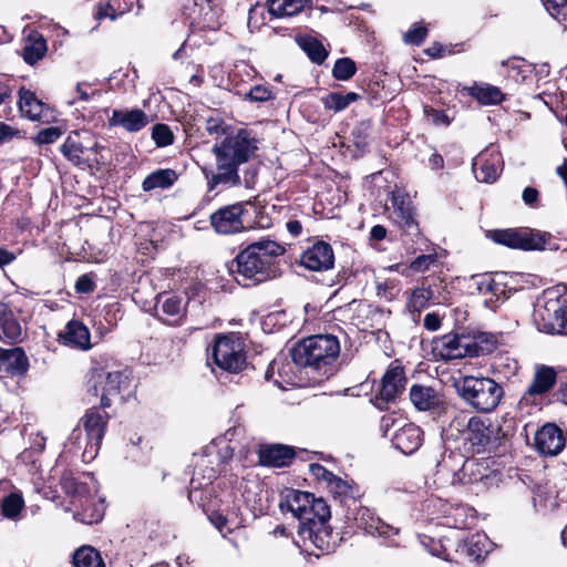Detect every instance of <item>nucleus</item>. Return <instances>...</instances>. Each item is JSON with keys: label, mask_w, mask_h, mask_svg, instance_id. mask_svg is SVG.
<instances>
[{"label": "nucleus", "mask_w": 567, "mask_h": 567, "mask_svg": "<svg viewBox=\"0 0 567 567\" xmlns=\"http://www.w3.org/2000/svg\"><path fill=\"white\" fill-rule=\"evenodd\" d=\"M259 141L248 130H239L214 146L217 167L221 173L213 177H239L238 167L249 162L259 148Z\"/></svg>", "instance_id": "nucleus-5"}, {"label": "nucleus", "mask_w": 567, "mask_h": 567, "mask_svg": "<svg viewBox=\"0 0 567 567\" xmlns=\"http://www.w3.org/2000/svg\"><path fill=\"white\" fill-rule=\"evenodd\" d=\"M409 399L417 411H439L444 405V394L431 385L415 383L410 388Z\"/></svg>", "instance_id": "nucleus-25"}, {"label": "nucleus", "mask_w": 567, "mask_h": 567, "mask_svg": "<svg viewBox=\"0 0 567 567\" xmlns=\"http://www.w3.org/2000/svg\"><path fill=\"white\" fill-rule=\"evenodd\" d=\"M437 262V254L435 250L431 254H422L414 258L410 264L409 268L413 272H424L430 269L431 266Z\"/></svg>", "instance_id": "nucleus-56"}, {"label": "nucleus", "mask_w": 567, "mask_h": 567, "mask_svg": "<svg viewBox=\"0 0 567 567\" xmlns=\"http://www.w3.org/2000/svg\"><path fill=\"white\" fill-rule=\"evenodd\" d=\"M280 509L291 512L299 520V525L309 522L316 516L331 518L330 506L322 497H316L315 494L299 489H286L284 499L280 502Z\"/></svg>", "instance_id": "nucleus-10"}, {"label": "nucleus", "mask_w": 567, "mask_h": 567, "mask_svg": "<svg viewBox=\"0 0 567 567\" xmlns=\"http://www.w3.org/2000/svg\"><path fill=\"white\" fill-rule=\"evenodd\" d=\"M210 359L219 369L229 373H239L248 368L240 338L234 332L216 336Z\"/></svg>", "instance_id": "nucleus-12"}, {"label": "nucleus", "mask_w": 567, "mask_h": 567, "mask_svg": "<svg viewBox=\"0 0 567 567\" xmlns=\"http://www.w3.org/2000/svg\"><path fill=\"white\" fill-rule=\"evenodd\" d=\"M62 135V131L56 126L45 127L39 131L34 141L40 145L52 144Z\"/></svg>", "instance_id": "nucleus-61"}, {"label": "nucleus", "mask_w": 567, "mask_h": 567, "mask_svg": "<svg viewBox=\"0 0 567 567\" xmlns=\"http://www.w3.org/2000/svg\"><path fill=\"white\" fill-rule=\"evenodd\" d=\"M267 203L268 198L264 189L262 193L254 197V200H250V204H247V207L250 206L252 208V213H250L251 228H265L269 226L270 218L261 210Z\"/></svg>", "instance_id": "nucleus-45"}, {"label": "nucleus", "mask_w": 567, "mask_h": 567, "mask_svg": "<svg viewBox=\"0 0 567 567\" xmlns=\"http://www.w3.org/2000/svg\"><path fill=\"white\" fill-rule=\"evenodd\" d=\"M96 274L91 271L81 275L74 285L75 292L79 295H90L96 289Z\"/></svg>", "instance_id": "nucleus-55"}, {"label": "nucleus", "mask_w": 567, "mask_h": 567, "mask_svg": "<svg viewBox=\"0 0 567 567\" xmlns=\"http://www.w3.org/2000/svg\"><path fill=\"white\" fill-rule=\"evenodd\" d=\"M477 166H480L483 177H499L503 171V162L498 154H491L488 158L481 154L473 164L474 171Z\"/></svg>", "instance_id": "nucleus-48"}, {"label": "nucleus", "mask_w": 567, "mask_h": 567, "mask_svg": "<svg viewBox=\"0 0 567 567\" xmlns=\"http://www.w3.org/2000/svg\"><path fill=\"white\" fill-rule=\"evenodd\" d=\"M327 488L334 498H339L341 502L346 499L358 501L362 496L360 486L353 480L346 481L336 474L328 481Z\"/></svg>", "instance_id": "nucleus-34"}, {"label": "nucleus", "mask_w": 567, "mask_h": 567, "mask_svg": "<svg viewBox=\"0 0 567 567\" xmlns=\"http://www.w3.org/2000/svg\"><path fill=\"white\" fill-rule=\"evenodd\" d=\"M564 296L550 298L545 296L544 303H538L534 310L533 318L538 331L548 334L565 336L564 315H563Z\"/></svg>", "instance_id": "nucleus-15"}, {"label": "nucleus", "mask_w": 567, "mask_h": 567, "mask_svg": "<svg viewBox=\"0 0 567 567\" xmlns=\"http://www.w3.org/2000/svg\"><path fill=\"white\" fill-rule=\"evenodd\" d=\"M465 444L473 454L496 453L506 437L502 427L489 420L471 416L463 431Z\"/></svg>", "instance_id": "nucleus-9"}, {"label": "nucleus", "mask_w": 567, "mask_h": 567, "mask_svg": "<svg viewBox=\"0 0 567 567\" xmlns=\"http://www.w3.org/2000/svg\"><path fill=\"white\" fill-rule=\"evenodd\" d=\"M298 264L310 271H328L334 267L333 248L327 241L317 240L301 252Z\"/></svg>", "instance_id": "nucleus-17"}, {"label": "nucleus", "mask_w": 567, "mask_h": 567, "mask_svg": "<svg viewBox=\"0 0 567 567\" xmlns=\"http://www.w3.org/2000/svg\"><path fill=\"white\" fill-rule=\"evenodd\" d=\"M152 138L157 147H166L174 142L171 127L164 123H157L152 127Z\"/></svg>", "instance_id": "nucleus-53"}, {"label": "nucleus", "mask_w": 567, "mask_h": 567, "mask_svg": "<svg viewBox=\"0 0 567 567\" xmlns=\"http://www.w3.org/2000/svg\"><path fill=\"white\" fill-rule=\"evenodd\" d=\"M329 519L316 516L298 527L302 547L316 557L334 551L342 540L339 533H334L328 525Z\"/></svg>", "instance_id": "nucleus-8"}, {"label": "nucleus", "mask_w": 567, "mask_h": 567, "mask_svg": "<svg viewBox=\"0 0 567 567\" xmlns=\"http://www.w3.org/2000/svg\"><path fill=\"white\" fill-rule=\"evenodd\" d=\"M23 340L24 333L18 313L9 302H0V341L16 346Z\"/></svg>", "instance_id": "nucleus-24"}, {"label": "nucleus", "mask_w": 567, "mask_h": 567, "mask_svg": "<svg viewBox=\"0 0 567 567\" xmlns=\"http://www.w3.org/2000/svg\"><path fill=\"white\" fill-rule=\"evenodd\" d=\"M152 118L141 109L113 110L107 120L110 127H122L128 133H136L146 127Z\"/></svg>", "instance_id": "nucleus-26"}, {"label": "nucleus", "mask_w": 567, "mask_h": 567, "mask_svg": "<svg viewBox=\"0 0 567 567\" xmlns=\"http://www.w3.org/2000/svg\"><path fill=\"white\" fill-rule=\"evenodd\" d=\"M47 50V41L42 35L29 37L23 47V60L25 63L33 65L44 56Z\"/></svg>", "instance_id": "nucleus-40"}, {"label": "nucleus", "mask_w": 567, "mask_h": 567, "mask_svg": "<svg viewBox=\"0 0 567 567\" xmlns=\"http://www.w3.org/2000/svg\"><path fill=\"white\" fill-rule=\"evenodd\" d=\"M360 95L354 92L342 94L341 92H331L321 97V102L327 110L341 112L346 110L352 102L359 100Z\"/></svg>", "instance_id": "nucleus-46"}, {"label": "nucleus", "mask_w": 567, "mask_h": 567, "mask_svg": "<svg viewBox=\"0 0 567 567\" xmlns=\"http://www.w3.org/2000/svg\"><path fill=\"white\" fill-rule=\"evenodd\" d=\"M548 13L567 30V0H545Z\"/></svg>", "instance_id": "nucleus-54"}, {"label": "nucleus", "mask_w": 567, "mask_h": 567, "mask_svg": "<svg viewBox=\"0 0 567 567\" xmlns=\"http://www.w3.org/2000/svg\"><path fill=\"white\" fill-rule=\"evenodd\" d=\"M124 13V10H118L115 7L114 2H105V3H99L96 7V13L95 18L97 20H102L104 18H109L112 21L116 20L118 17H121Z\"/></svg>", "instance_id": "nucleus-60"}, {"label": "nucleus", "mask_w": 567, "mask_h": 567, "mask_svg": "<svg viewBox=\"0 0 567 567\" xmlns=\"http://www.w3.org/2000/svg\"><path fill=\"white\" fill-rule=\"evenodd\" d=\"M85 147L82 135L79 132H73L61 146V152L70 161L79 164L82 156L85 154Z\"/></svg>", "instance_id": "nucleus-44"}, {"label": "nucleus", "mask_w": 567, "mask_h": 567, "mask_svg": "<svg viewBox=\"0 0 567 567\" xmlns=\"http://www.w3.org/2000/svg\"><path fill=\"white\" fill-rule=\"evenodd\" d=\"M158 252V244L157 241L140 237L136 241V256L135 259L137 262L144 265L151 260H153Z\"/></svg>", "instance_id": "nucleus-50"}, {"label": "nucleus", "mask_w": 567, "mask_h": 567, "mask_svg": "<svg viewBox=\"0 0 567 567\" xmlns=\"http://www.w3.org/2000/svg\"><path fill=\"white\" fill-rule=\"evenodd\" d=\"M427 35V29L424 25L414 23L412 28L404 33L403 40L411 45H421Z\"/></svg>", "instance_id": "nucleus-59"}, {"label": "nucleus", "mask_w": 567, "mask_h": 567, "mask_svg": "<svg viewBox=\"0 0 567 567\" xmlns=\"http://www.w3.org/2000/svg\"><path fill=\"white\" fill-rule=\"evenodd\" d=\"M340 351L336 336L315 334L298 341L291 349V358L310 385H320L338 372Z\"/></svg>", "instance_id": "nucleus-3"}, {"label": "nucleus", "mask_w": 567, "mask_h": 567, "mask_svg": "<svg viewBox=\"0 0 567 567\" xmlns=\"http://www.w3.org/2000/svg\"><path fill=\"white\" fill-rule=\"evenodd\" d=\"M24 507L22 493L18 489L11 491L0 503V513L3 517L16 519Z\"/></svg>", "instance_id": "nucleus-43"}, {"label": "nucleus", "mask_w": 567, "mask_h": 567, "mask_svg": "<svg viewBox=\"0 0 567 567\" xmlns=\"http://www.w3.org/2000/svg\"><path fill=\"white\" fill-rule=\"evenodd\" d=\"M394 447L405 455L415 453L423 444V431L414 423H406L392 437Z\"/></svg>", "instance_id": "nucleus-28"}, {"label": "nucleus", "mask_w": 567, "mask_h": 567, "mask_svg": "<svg viewBox=\"0 0 567 567\" xmlns=\"http://www.w3.org/2000/svg\"><path fill=\"white\" fill-rule=\"evenodd\" d=\"M501 473L489 466L488 458H466L458 472H454L453 481L457 478L462 484H477L483 483L484 486H489Z\"/></svg>", "instance_id": "nucleus-16"}, {"label": "nucleus", "mask_w": 567, "mask_h": 567, "mask_svg": "<svg viewBox=\"0 0 567 567\" xmlns=\"http://www.w3.org/2000/svg\"><path fill=\"white\" fill-rule=\"evenodd\" d=\"M212 492L213 489L207 491L199 488H190L188 492V499L192 503H196L199 507H202L212 525H214L216 529L221 532L228 523V516L225 515L219 509H214L210 506H206V504L204 503V496L205 498H207V494L212 496Z\"/></svg>", "instance_id": "nucleus-32"}, {"label": "nucleus", "mask_w": 567, "mask_h": 567, "mask_svg": "<svg viewBox=\"0 0 567 567\" xmlns=\"http://www.w3.org/2000/svg\"><path fill=\"white\" fill-rule=\"evenodd\" d=\"M422 546L427 549V551L436 557H440L446 561H452L453 558L450 557L449 547L455 545V539L450 536H431L426 534H422L419 536Z\"/></svg>", "instance_id": "nucleus-36"}, {"label": "nucleus", "mask_w": 567, "mask_h": 567, "mask_svg": "<svg viewBox=\"0 0 567 567\" xmlns=\"http://www.w3.org/2000/svg\"><path fill=\"white\" fill-rule=\"evenodd\" d=\"M482 285H485V291L492 295L491 301L495 298V302H504L506 281L501 278H489Z\"/></svg>", "instance_id": "nucleus-57"}, {"label": "nucleus", "mask_w": 567, "mask_h": 567, "mask_svg": "<svg viewBox=\"0 0 567 567\" xmlns=\"http://www.w3.org/2000/svg\"><path fill=\"white\" fill-rule=\"evenodd\" d=\"M425 115L435 124V125H450L451 121L447 114L443 110H437L431 106H425L424 109Z\"/></svg>", "instance_id": "nucleus-63"}, {"label": "nucleus", "mask_w": 567, "mask_h": 567, "mask_svg": "<svg viewBox=\"0 0 567 567\" xmlns=\"http://www.w3.org/2000/svg\"><path fill=\"white\" fill-rule=\"evenodd\" d=\"M534 442L539 454L556 456L564 450L566 439L560 427L554 423H546L536 432Z\"/></svg>", "instance_id": "nucleus-23"}, {"label": "nucleus", "mask_w": 567, "mask_h": 567, "mask_svg": "<svg viewBox=\"0 0 567 567\" xmlns=\"http://www.w3.org/2000/svg\"><path fill=\"white\" fill-rule=\"evenodd\" d=\"M61 187L64 196L74 195L87 202L103 195L102 185H91L90 179H61Z\"/></svg>", "instance_id": "nucleus-31"}, {"label": "nucleus", "mask_w": 567, "mask_h": 567, "mask_svg": "<svg viewBox=\"0 0 567 567\" xmlns=\"http://www.w3.org/2000/svg\"><path fill=\"white\" fill-rule=\"evenodd\" d=\"M434 291L433 289L427 286L425 287V284L422 282L420 287H416L408 301V308L412 312H417V315H421V311L425 308H427L433 301H434Z\"/></svg>", "instance_id": "nucleus-42"}, {"label": "nucleus", "mask_w": 567, "mask_h": 567, "mask_svg": "<svg viewBox=\"0 0 567 567\" xmlns=\"http://www.w3.org/2000/svg\"><path fill=\"white\" fill-rule=\"evenodd\" d=\"M268 12L277 18L297 16L305 8L303 0H267Z\"/></svg>", "instance_id": "nucleus-39"}, {"label": "nucleus", "mask_w": 567, "mask_h": 567, "mask_svg": "<svg viewBox=\"0 0 567 567\" xmlns=\"http://www.w3.org/2000/svg\"><path fill=\"white\" fill-rule=\"evenodd\" d=\"M487 537L482 534H474L465 539L455 538L456 553L470 561L478 563L488 553L486 549Z\"/></svg>", "instance_id": "nucleus-30"}, {"label": "nucleus", "mask_w": 567, "mask_h": 567, "mask_svg": "<svg viewBox=\"0 0 567 567\" xmlns=\"http://www.w3.org/2000/svg\"><path fill=\"white\" fill-rule=\"evenodd\" d=\"M58 341L74 349L89 350L92 348L89 328L80 320H70L64 330L59 332Z\"/></svg>", "instance_id": "nucleus-27"}, {"label": "nucleus", "mask_w": 567, "mask_h": 567, "mask_svg": "<svg viewBox=\"0 0 567 567\" xmlns=\"http://www.w3.org/2000/svg\"><path fill=\"white\" fill-rule=\"evenodd\" d=\"M30 369L29 358L22 347H0V377L24 379Z\"/></svg>", "instance_id": "nucleus-19"}, {"label": "nucleus", "mask_w": 567, "mask_h": 567, "mask_svg": "<svg viewBox=\"0 0 567 567\" xmlns=\"http://www.w3.org/2000/svg\"><path fill=\"white\" fill-rule=\"evenodd\" d=\"M408 383L404 367L399 360L389 364L380 382L373 391L371 403L380 411H386L396 404L403 395Z\"/></svg>", "instance_id": "nucleus-11"}, {"label": "nucleus", "mask_w": 567, "mask_h": 567, "mask_svg": "<svg viewBox=\"0 0 567 567\" xmlns=\"http://www.w3.org/2000/svg\"><path fill=\"white\" fill-rule=\"evenodd\" d=\"M286 249L269 238L241 244L233 259L226 262L227 274L243 288H254L281 275L279 257Z\"/></svg>", "instance_id": "nucleus-2"}, {"label": "nucleus", "mask_w": 567, "mask_h": 567, "mask_svg": "<svg viewBox=\"0 0 567 567\" xmlns=\"http://www.w3.org/2000/svg\"><path fill=\"white\" fill-rule=\"evenodd\" d=\"M557 370L547 364H535L532 381L518 401V405L536 406L543 403L544 398L557 383Z\"/></svg>", "instance_id": "nucleus-14"}, {"label": "nucleus", "mask_w": 567, "mask_h": 567, "mask_svg": "<svg viewBox=\"0 0 567 567\" xmlns=\"http://www.w3.org/2000/svg\"><path fill=\"white\" fill-rule=\"evenodd\" d=\"M73 506L75 508L74 518L87 525L100 523L105 514L104 501L97 498L95 493Z\"/></svg>", "instance_id": "nucleus-29"}, {"label": "nucleus", "mask_w": 567, "mask_h": 567, "mask_svg": "<svg viewBox=\"0 0 567 567\" xmlns=\"http://www.w3.org/2000/svg\"><path fill=\"white\" fill-rule=\"evenodd\" d=\"M245 100L250 102L261 103L272 100L274 93L272 91L265 85H254L249 89L248 92L245 93Z\"/></svg>", "instance_id": "nucleus-58"}, {"label": "nucleus", "mask_w": 567, "mask_h": 567, "mask_svg": "<svg viewBox=\"0 0 567 567\" xmlns=\"http://www.w3.org/2000/svg\"><path fill=\"white\" fill-rule=\"evenodd\" d=\"M163 298L161 309L165 318L158 317V319L169 326L179 324L184 318L182 309L183 299L178 296L163 292L157 296V303H159Z\"/></svg>", "instance_id": "nucleus-33"}, {"label": "nucleus", "mask_w": 567, "mask_h": 567, "mask_svg": "<svg viewBox=\"0 0 567 567\" xmlns=\"http://www.w3.org/2000/svg\"><path fill=\"white\" fill-rule=\"evenodd\" d=\"M502 68L504 69V74L515 83H523L529 72V66L525 65L524 61L519 59L503 61Z\"/></svg>", "instance_id": "nucleus-49"}, {"label": "nucleus", "mask_w": 567, "mask_h": 567, "mask_svg": "<svg viewBox=\"0 0 567 567\" xmlns=\"http://www.w3.org/2000/svg\"><path fill=\"white\" fill-rule=\"evenodd\" d=\"M73 567H106L101 551L91 545H82L72 554Z\"/></svg>", "instance_id": "nucleus-37"}, {"label": "nucleus", "mask_w": 567, "mask_h": 567, "mask_svg": "<svg viewBox=\"0 0 567 567\" xmlns=\"http://www.w3.org/2000/svg\"><path fill=\"white\" fill-rule=\"evenodd\" d=\"M298 44L302 49V51L308 55L311 62L316 64H321L328 56L327 50L323 48L322 43L312 37H300L298 39Z\"/></svg>", "instance_id": "nucleus-47"}, {"label": "nucleus", "mask_w": 567, "mask_h": 567, "mask_svg": "<svg viewBox=\"0 0 567 567\" xmlns=\"http://www.w3.org/2000/svg\"><path fill=\"white\" fill-rule=\"evenodd\" d=\"M453 386L465 404L480 413L495 411L505 395L503 385L489 377L461 375Z\"/></svg>", "instance_id": "nucleus-6"}, {"label": "nucleus", "mask_w": 567, "mask_h": 567, "mask_svg": "<svg viewBox=\"0 0 567 567\" xmlns=\"http://www.w3.org/2000/svg\"><path fill=\"white\" fill-rule=\"evenodd\" d=\"M18 106L23 117L37 121L40 120L42 115L44 103L40 101L32 91L21 87L19 91Z\"/></svg>", "instance_id": "nucleus-35"}, {"label": "nucleus", "mask_w": 567, "mask_h": 567, "mask_svg": "<svg viewBox=\"0 0 567 567\" xmlns=\"http://www.w3.org/2000/svg\"><path fill=\"white\" fill-rule=\"evenodd\" d=\"M386 188L389 200L393 207L394 221L402 231V236L411 237V240L415 244L412 247L413 252L427 250L430 240L422 233L417 219V208L411 195L404 187H400L396 184L393 187L388 186Z\"/></svg>", "instance_id": "nucleus-7"}, {"label": "nucleus", "mask_w": 567, "mask_h": 567, "mask_svg": "<svg viewBox=\"0 0 567 567\" xmlns=\"http://www.w3.org/2000/svg\"><path fill=\"white\" fill-rule=\"evenodd\" d=\"M93 481L92 474L64 470L60 477V485L63 492L71 497V504L73 505L94 494Z\"/></svg>", "instance_id": "nucleus-20"}, {"label": "nucleus", "mask_w": 567, "mask_h": 567, "mask_svg": "<svg viewBox=\"0 0 567 567\" xmlns=\"http://www.w3.org/2000/svg\"><path fill=\"white\" fill-rule=\"evenodd\" d=\"M183 14L192 28L213 30L218 25L209 0H186L183 4Z\"/></svg>", "instance_id": "nucleus-22"}, {"label": "nucleus", "mask_w": 567, "mask_h": 567, "mask_svg": "<svg viewBox=\"0 0 567 567\" xmlns=\"http://www.w3.org/2000/svg\"><path fill=\"white\" fill-rule=\"evenodd\" d=\"M357 72L355 62L350 58H340L334 62L332 75L336 80L348 81Z\"/></svg>", "instance_id": "nucleus-51"}, {"label": "nucleus", "mask_w": 567, "mask_h": 567, "mask_svg": "<svg viewBox=\"0 0 567 567\" xmlns=\"http://www.w3.org/2000/svg\"><path fill=\"white\" fill-rule=\"evenodd\" d=\"M256 453L258 464L264 467H288L297 458V449L281 443L259 444Z\"/></svg>", "instance_id": "nucleus-18"}, {"label": "nucleus", "mask_w": 567, "mask_h": 567, "mask_svg": "<svg viewBox=\"0 0 567 567\" xmlns=\"http://www.w3.org/2000/svg\"><path fill=\"white\" fill-rule=\"evenodd\" d=\"M470 95L484 105H496L504 100L502 91L491 84H475L470 89Z\"/></svg>", "instance_id": "nucleus-41"}, {"label": "nucleus", "mask_w": 567, "mask_h": 567, "mask_svg": "<svg viewBox=\"0 0 567 567\" xmlns=\"http://www.w3.org/2000/svg\"><path fill=\"white\" fill-rule=\"evenodd\" d=\"M205 128L209 134L221 135L226 132V124L219 116H209L206 120Z\"/></svg>", "instance_id": "nucleus-64"}, {"label": "nucleus", "mask_w": 567, "mask_h": 567, "mask_svg": "<svg viewBox=\"0 0 567 567\" xmlns=\"http://www.w3.org/2000/svg\"><path fill=\"white\" fill-rule=\"evenodd\" d=\"M485 236L487 239H489L491 241H493L496 245L513 249V246H514L513 228L488 229V230H486Z\"/></svg>", "instance_id": "nucleus-52"}, {"label": "nucleus", "mask_w": 567, "mask_h": 567, "mask_svg": "<svg viewBox=\"0 0 567 567\" xmlns=\"http://www.w3.org/2000/svg\"><path fill=\"white\" fill-rule=\"evenodd\" d=\"M132 371L127 367L111 370L105 363L90 370L86 390L90 395L100 398V404L87 409L80 422L86 434L83 457L93 460L102 445L109 421L115 415L116 406L126 402V392L131 386Z\"/></svg>", "instance_id": "nucleus-1"}, {"label": "nucleus", "mask_w": 567, "mask_h": 567, "mask_svg": "<svg viewBox=\"0 0 567 567\" xmlns=\"http://www.w3.org/2000/svg\"><path fill=\"white\" fill-rule=\"evenodd\" d=\"M247 204H250V200L226 205L214 212L209 217L213 229L220 235H233L251 229L252 223Z\"/></svg>", "instance_id": "nucleus-13"}, {"label": "nucleus", "mask_w": 567, "mask_h": 567, "mask_svg": "<svg viewBox=\"0 0 567 567\" xmlns=\"http://www.w3.org/2000/svg\"><path fill=\"white\" fill-rule=\"evenodd\" d=\"M495 349V337L486 332H477L473 336L450 332L432 341L434 355L444 361L484 357L494 352Z\"/></svg>", "instance_id": "nucleus-4"}, {"label": "nucleus", "mask_w": 567, "mask_h": 567, "mask_svg": "<svg viewBox=\"0 0 567 567\" xmlns=\"http://www.w3.org/2000/svg\"><path fill=\"white\" fill-rule=\"evenodd\" d=\"M513 250L522 251H543L554 239L550 233L530 227H513Z\"/></svg>", "instance_id": "nucleus-21"}, {"label": "nucleus", "mask_w": 567, "mask_h": 567, "mask_svg": "<svg viewBox=\"0 0 567 567\" xmlns=\"http://www.w3.org/2000/svg\"><path fill=\"white\" fill-rule=\"evenodd\" d=\"M372 122L370 120L360 121L352 130V142L355 147L353 157H359L368 152L371 138Z\"/></svg>", "instance_id": "nucleus-38"}, {"label": "nucleus", "mask_w": 567, "mask_h": 567, "mask_svg": "<svg viewBox=\"0 0 567 567\" xmlns=\"http://www.w3.org/2000/svg\"><path fill=\"white\" fill-rule=\"evenodd\" d=\"M354 520L357 525L368 532L375 528L373 514L367 507H361L357 511Z\"/></svg>", "instance_id": "nucleus-62"}]
</instances>
